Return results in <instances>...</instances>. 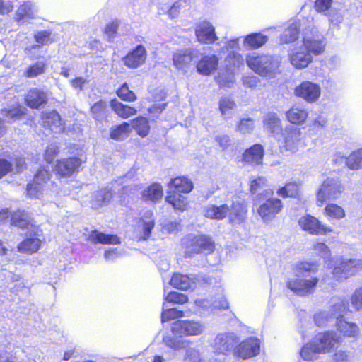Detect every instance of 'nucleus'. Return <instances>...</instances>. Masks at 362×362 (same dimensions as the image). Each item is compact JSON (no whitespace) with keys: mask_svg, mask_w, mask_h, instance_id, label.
<instances>
[{"mask_svg":"<svg viewBox=\"0 0 362 362\" xmlns=\"http://www.w3.org/2000/svg\"><path fill=\"white\" fill-rule=\"evenodd\" d=\"M319 263L315 261L303 260L295 266V279H289L286 287L296 295L305 297L315 293L320 283V278L315 274L319 271Z\"/></svg>","mask_w":362,"mask_h":362,"instance_id":"obj_1","label":"nucleus"},{"mask_svg":"<svg viewBox=\"0 0 362 362\" xmlns=\"http://www.w3.org/2000/svg\"><path fill=\"white\" fill-rule=\"evenodd\" d=\"M341 343V339L334 331H324L316 334L300 350V356L304 361H313L333 351Z\"/></svg>","mask_w":362,"mask_h":362,"instance_id":"obj_2","label":"nucleus"},{"mask_svg":"<svg viewBox=\"0 0 362 362\" xmlns=\"http://www.w3.org/2000/svg\"><path fill=\"white\" fill-rule=\"evenodd\" d=\"M168 190L165 202L175 211L184 212L188 209L189 202L185 194L190 193L194 189L192 180L185 175L173 177L167 185Z\"/></svg>","mask_w":362,"mask_h":362,"instance_id":"obj_3","label":"nucleus"},{"mask_svg":"<svg viewBox=\"0 0 362 362\" xmlns=\"http://www.w3.org/2000/svg\"><path fill=\"white\" fill-rule=\"evenodd\" d=\"M324 262L327 264V268L332 270L333 277L339 281L356 276L362 270V260L359 259H347L340 257L334 262L333 264H331L333 259L328 257Z\"/></svg>","mask_w":362,"mask_h":362,"instance_id":"obj_4","label":"nucleus"},{"mask_svg":"<svg viewBox=\"0 0 362 362\" xmlns=\"http://www.w3.org/2000/svg\"><path fill=\"white\" fill-rule=\"evenodd\" d=\"M245 62L252 71L265 77L275 74L281 63L277 57L263 54H247Z\"/></svg>","mask_w":362,"mask_h":362,"instance_id":"obj_5","label":"nucleus"},{"mask_svg":"<svg viewBox=\"0 0 362 362\" xmlns=\"http://www.w3.org/2000/svg\"><path fill=\"white\" fill-rule=\"evenodd\" d=\"M84 162L76 156L61 158L55 161L52 171L57 180L69 179L78 174Z\"/></svg>","mask_w":362,"mask_h":362,"instance_id":"obj_6","label":"nucleus"},{"mask_svg":"<svg viewBox=\"0 0 362 362\" xmlns=\"http://www.w3.org/2000/svg\"><path fill=\"white\" fill-rule=\"evenodd\" d=\"M344 190L341 182L333 177H327L320 185L316 193V204L319 207L327 202L338 199Z\"/></svg>","mask_w":362,"mask_h":362,"instance_id":"obj_7","label":"nucleus"},{"mask_svg":"<svg viewBox=\"0 0 362 362\" xmlns=\"http://www.w3.org/2000/svg\"><path fill=\"white\" fill-rule=\"evenodd\" d=\"M215 243L206 235H197L189 238L185 243V257H191L199 254L210 255L215 250Z\"/></svg>","mask_w":362,"mask_h":362,"instance_id":"obj_8","label":"nucleus"},{"mask_svg":"<svg viewBox=\"0 0 362 362\" xmlns=\"http://www.w3.org/2000/svg\"><path fill=\"white\" fill-rule=\"evenodd\" d=\"M50 171L44 166L40 167L33 175V180L26 185V195L31 199H38L42 194L43 187L51 179Z\"/></svg>","mask_w":362,"mask_h":362,"instance_id":"obj_9","label":"nucleus"},{"mask_svg":"<svg viewBox=\"0 0 362 362\" xmlns=\"http://www.w3.org/2000/svg\"><path fill=\"white\" fill-rule=\"evenodd\" d=\"M298 225L302 230L312 235H327L333 233V229L323 224L317 218L310 214H305L298 219Z\"/></svg>","mask_w":362,"mask_h":362,"instance_id":"obj_10","label":"nucleus"},{"mask_svg":"<svg viewBox=\"0 0 362 362\" xmlns=\"http://www.w3.org/2000/svg\"><path fill=\"white\" fill-rule=\"evenodd\" d=\"M284 209V204L279 198L270 197L259 204L257 212L264 222L274 220Z\"/></svg>","mask_w":362,"mask_h":362,"instance_id":"obj_11","label":"nucleus"},{"mask_svg":"<svg viewBox=\"0 0 362 362\" xmlns=\"http://www.w3.org/2000/svg\"><path fill=\"white\" fill-rule=\"evenodd\" d=\"M260 351V341L255 337H250L240 342L233 349L235 356L243 360L257 356Z\"/></svg>","mask_w":362,"mask_h":362,"instance_id":"obj_12","label":"nucleus"},{"mask_svg":"<svg viewBox=\"0 0 362 362\" xmlns=\"http://www.w3.org/2000/svg\"><path fill=\"white\" fill-rule=\"evenodd\" d=\"M197 53L193 48L179 49L173 53V64L177 69L185 71L194 64Z\"/></svg>","mask_w":362,"mask_h":362,"instance_id":"obj_13","label":"nucleus"},{"mask_svg":"<svg viewBox=\"0 0 362 362\" xmlns=\"http://www.w3.org/2000/svg\"><path fill=\"white\" fill-rule=\"evenodd\" d=\"M48 101L47 93L39 88H30L23 95L24 104L32 110H37L45 106Z\"/></svg>","mask_w":362,"mask_h":362,"instance_id":"obj_14","label":"nucleus"},{"mask_svg":"<svg viewBox=\"0 0 362 362\" xmlns=\"http://www.w3.org/2000/svg\"><path fill=\"white\" fill-rule=\"evenodd\" d=\"M264 154V146L260 144H255L243 151L240 161L244 165L262 166Z\"/></svg>","mask_w":362,"mask_h":362,"instance_id":"obj_15","label":"nucleus"},{"mask_svg":"<svg viewBox=\"0 0 362 362\" xmlns=\"http://www.w3.org/2000/svg\"><path fill=\"white\" fill-rule=\"evenodd\" d=\"M228 212L227 218L231 225H240L245 222L247 218V204L245 201L238 200L232 202L228 205Z\"/></svg>","mask_w":362,"mask_h":362,"instance_id":"obj_16","label":"nucleus"},{"mask_svg":"<svg viewBox=\"0 0 362 362\" xmlns=\"http://www.w3.org/2000/svg\"><path fill=\"white\" fill-rule=\"evenodd\" d=\"M171 332L175 336H197L202 332V327L197 322L177 320L173 323Z\"/></svg>","mask_w":362,"mask_h":362,"instance_id":"obj_17","label":"nucleus"},{"mask_svg":"<svg viewBox=\"0 0 362 362\" xmlns=\"http://www.w3.org/2000/svg\"><path fill=\"white\" fill-rule=\"evenodd\" d=\"M197 40L202 45H213L218 37L214 25L207 21L200 22L194 30Z\"/></svg>","mask_w":362,"mask_h":362,"instance_id":"obj_18","label":"nucleus"},{"mask_svg":"<svg viewBox=\"0 0 362 362\" xmlns=\"http://www.w3.org/2000/svg\"><path fill=\"white\" fill-rule=\"evenodd\" d=\"M147 58V51L142 45H139L122 59L124 66L129 69H135L145 64Z\"/></svg>","mask_w":362,"mask_h":362,"instance_id":"obj_19","label":"nucleus"},{"mask_svg":"<svg viewBox=\"0 0 362 362\" xmlns=\"http://www.w3.org/2000/svg\"><path fill=\"white\" fill-rule=\"evenodd\" d=\"M295 95L304 99L307 102H315L320 96L321 90L318 84L310 82L303 81L294 90Z\"/></svg>","mask_w":362,"mask_h":362,"instance_id":"obj_20","label":"nucleus"},{"mask_svg":"<svg viewBox=\"0 0 362 362\" xmlns=\"http://www.w3.org/2000/svg\"><path fill=\"white\" fill-rule=\"evenodd\" d=\"M40 118L41 126L44 129L50 131L58 129L59 132L64 131V124L60 115L56 110L41 112Z\"/></svg>","mask_w":362,"mask_h":362,"instance_id":"obj_21","label":"nucleus"},{"mask_svg":"<svg viewBox=\"0 0 362 362\" xmlns=\"http://www.w3.org/2000/svg\"><path fill=\"white\" fill-rule=\"evenodd\" d=\"M303 48L301 45L289 54L290 63L298 69L306 68L313 61L312 55Z\"/></svg>","mask_w":362,"mask_h":362,"instance_id":"obj_22","label":"nucleus"},{"mask_svg":"<svg viewBox=\"0 0 362 362\" xmlns=\"http://www.w3.org/2000/svg\"><path fill=\"white\" fill-rule=\"evenodd\" d=\"M286 120L296 126L303 125L308 118L309 112L299 105H292L285 113Z\"/></svg>","mask_w":362,"mask_h":362,"instance_id":"obj_23","label":"nucleus"},{"mask_svg":"<svg viewBox=\"0 0 362 362\" xmlns=\"http://www.w3.org/2000/svg\"><path fill=\"white\" fill-rule=\"evenodd\" d=\"M337 330L344 338L356 339L360 335L358 326L352 322L346 321L342 315H340L336 322Z\"/></svg>","mask_w":362,"mask_h":362,"instance_id":"obj_24","label":"nucleus"},{"mask_svg":"<svg viewBox=\"0 0 362 362\" xmlns=\"http://www.w3.org/2000/svg\"><path fill=\"white\" fill-rule=\"evenodd\" d=\"M218 66V58L215 54L203 55L196 64L198 73L209 76L216 71Z\"/></svg>","mask_w":362,"mask_h":362,"instance_id":"obj_25","label":"nucleus"},{"mask_svg":"<svg viewBox=\"0 0 362 362\" xmlns=\"http://www.w3.org/2000/svg\"><path fill=\"white\" fill-rule=\"evenodd\" d=\"M11 224L18 228L25 229H38V226L33 223V219L29 216L28 213L24 210H16L11 216Z\"/></svg>","mask_w":362,"mask_h":362,"instance_id":"obj_26","label":"nucleus"},{"mask_svg":"<svg viewBox=\"0 0 362 362\" xmlns=\"http://www.w3.org/2000/svg\"><path fill=\"white\" fill-rule=\"evenodd\" d=\"M141 199L146 203L156 204L163 197V187L159 182H153L141 192Z\"/></svg>","mask_w":362,"mask_h":362,"instance_id":"obj_27","label":"nucleus"},{"mask_svg":"<svg viewBox=\"0 0 362 362\" xmlns=\"http://www.w3.org/2000/svg\"><path fill=\"white\" fill-rule=\"evenodd\" d=\"M138 223L141 229V235L139 240H148L151 235L152 230L156 225V219L153 212L148 211L144 213L143 216L139 218Z\"/></svg>","mask_w":362,"mask_h":362,"instance_id":"obj_28","label":"nucleus"},{"mask_svg":"<svg viewBox=\"0 0 362 362\" xmlns=\"http://www.w3.org/2000/svg\"><path fill=\"white\" fill-rule=\"evenodd\" d=\"M88 240L93 244L119 245L120 238L114 234H105L97 230H93L88 235Z\"/></svg>","mask_w":362,"mask_h":362,"instance_id":"obj_29","label":"nucleus"},{"mask_svg":"<svg viewBox=\"0 0 362 362\" xmlns=\"http://www.w3.org/2000/svg\"><path fill=\"white\" fill-rule=\"evenodd\" d=\"M110 105L112 110L123 119H129L137 113V110L134 107L124 104L117 99H112L110 101Z\"/></svg>","mask_w":362,"mask_h":362,"instance_id":"obj_30","label":"nucleus"},{"mask_svg":"<svg viewBox=\"0 0 362 362\" xmlns=\"http://www.w3.org/2000/svg\"><path fill=\"white\" fill-rule=\"evenodd\" d=\"M276 194L283 199L299 198L300 195V183L296 181L287 182L284 186L277 189Z\"/></svg>","mask_w":362,"mask_h":362,"instance_id":"obj_31","label":"nucleus"},{"mask_svg":"<svg viewBox=\"0 0 362 362\" xmlns=\"http://www.w3.org/2000/svg\"><path fill=\"white\" fill-rule=\"evenodd\" d=\"M228 212V209L226 204L219 206L209 204L204 209V216L213 220H223L227 218Z\"/></svg>","mask_w":362,"mask_h":362,"instance_id":"obj_32","label":"nucleus"},{"mask_svg":"<svg viewBox=\"0 0 362 362\" xmlns=\"http://www.w3.org/2000/svg\"><path fill=\"white\" fill-rule=\"evenodd\" d=\"M25 113L26 109L20 104L1 110V114L8 122H13L22 119Z\"/></svg>","mask_w":362,"mask_h":362,"instance_id":"obj_33","label":"nucleus"},{"mask_svg":"<svg viewBox=\"0 0 362 362\" xmlns=\"http://www.w3.org/2000/svg\"><path fill=\"white\" fill-rule=\"evenodd\" d=\"M132 132V127L127 122L113 125L110 129V138L115 141H122L127 138Z\"/></svg>","mask_w":362,"mask_h":362,"instance_id":"obj_34","label":"nucleus"},{"mask_svg":"<svg viewBox=\"0 0 362 362\" xmlns=\"http://www.w3.org/2000/svg\"><path fill=\"white\" fill-rule=\"evenodd\" d=\"M302 46L312 56H317L322 54L325 49V45L322 40L315 38L303 39Z\"/></svg>","mask_w":362,"mask_h":362,"instance_id":"obj_35","label":"nucleus"},{"mask_svg":"<svg viewBox=\"0 0 362 362\" xmlns=\"http://www.w3.org/2000/svg\"><path fill=\"white\" fill-rule=\"evenodd\" d=\"M41 246V240L36 237L25 238L18 245V250L22 253L33 254Z\"/></svg>","mask_w":362,"mask_h":362,"instance_id":"obj_36","label":"nucleus"},{"mask_svg":"<svg viewBox=\"0 0 362 362\" xmlns=\"http://www.w3.org/2000/svg\"><path fill=\"white\" fill-rule=\"evenodd\" d=\"M132 128L141 138L146 137L151 131L148 119L144 116H138L132 120Z\"/></svg>","mask_w":362,"mask_h":362,"instance_id":"obj_37","label":"nucleus"},{"mask_svg":"<svg viewBox=\"0 0 362 362\" xmlns=\"http://www.w3.org/2000/svg\"><path fill=\"white\" fill-rule=\"evenodd\" d=\"M169 284L177 289L187 291L191 288L192 279L188 275L175 272L173 274Z\"/></svg>","mask_w":362,"mask_h":362,"instance_id":"obj_38","label":"nucleus"},{"mask_svg":"<svg viewBox=\"0 0 362 362\" xmlns=\"http://www.w3.org/2000/svg\"><path fill=\"white\" fill-rule=\"evenodd\" d=\"M324 214L328 220H341L346 216L344 209L334 203H328L324 209Z\"/></svg>","mask_w":362,"mask_h":362,"instance_id":"obj_39","label":"nucleus"},{"mask_svg":"<svg viewBox=\"0 0 362 362\" xmlns=\"http://www.w3.org/2000/svg\"><path fill=\"white\" fill-rule=\"evenodd\" d=\"M47 69L45 62H37L30 64L23 73V76L25 78H33L43 74Z\"/></svg>","mask_w":362,"mask_h":362,"instance_id":"obj_40","label":"nucleus"},{"mask_svg":"<svg viewBox=\"0 0 362 362\" xmlns=\"http://www.w3.org/2000/svg\"><path fill=\"white\" fill-rule=\"evenodd\" d=\"M267 40V35L255 33L246 36L244 40V45L251 49H258L266 44Z\"/></svg>","mask_w":362,"mask_h":362,"instance_id":"obj_41","label":"nucleus"},{"mask_svg":"<svg viewBox=\"0 0 362 362\" xmlns=\"http://www.w3.org/2000/svg\"><path fill=\"white\" fill-rule=\"evenodd\" d=\"M264 127L272 134L281 130V120L276 113L268 114L264 119Z\"/></svg>","mask_w":362,"mask_h":362,"instance_id":"obj_42","label":"nucleus"},{"mask_svg":"<svg viewBox=\"0 0 362 362\" xmlns=\"http://www.w3.org/2000/svg\"><path fill=\"white\" fill-rule=\"evenodd\" d=\"M117 97L124 102H134L137 100L136 93L129 88V86L127 82L123 83L115 90Z\"/></svg>","mask_w":362,"mask_h":362,"instance_id":"obj_43","label":"nucleus"},{"mask_svg":"<svg viewBox=\"0 0 362 362\" xmlns=\"http://www.w3.org/2000/svg\"><path fill=\"white\" fill-rule=\"evenodd\" d=\"M34 18L32 4L30 1L23 2L19 6L16 13V21H23Z\"/></svg>","mask_w":362,"mask_h":362,"instance_id":"obj_44","label":"nucleus"},{"mask_svg":"<svg viewBox=\"0 0 362 362\" xmlns=\"http://www.w3.org/2000/svg\"><path fill=\"white\" fill-rule=\"evenodd\" d=\"M90 112L92 117L99 120L105 117L107 112V105L105 100H99L94 103L90 107Z\"/></svg>","mask_w":362,"mask_h":362,"instance_id":"obj_45","label":"nucleus"},{"mask_svg":"<svg viewBox=\"0 0 362 362\" xmlns=\"http://www.w3.org/2000/svg\"><path fill=\"white\" fill-rule=\"evenodd\" d=\"M299 130H291L284 139V148L286 151H293L296 149L300 136Z\"/></svg>","mask_w":362,"mask_h":362,"instance_id":"obj_46","label":"nucleus"},{"mask_svg":"<svg viewBox=\"0 0 362 362\" xmlns=\"http://www.w3.org/2000/svg\"><path fill=\"white\" fill-rule=\"evenodd\" d=\"M299 37V30L293 26H289L279 37L281 45L290 44L296 42Z\"/></svg>","mask_w":362,"mask_h":362,"instance_id":"obj_47","label":"nucleus"},{"mask_svg":"<svg viewBox=\"0 0 362 362\" xmlns=\"http://www.w3.org/2000/svg\"><path fill=\"white\" fill-rule=\"evenodd\" d=\"M346 164L351 170H358L362 166V148L353 151L346 158Z\"/></svg>","mask_w":362,"mask_h":362,"instance_id":"obj_48","label":"nucleus"},{"mask_svg":"<svg viewBox=\"0 0 362 362\" xmlns=\"http://www.w3.org/2000/svg\"><path fill=\"white\" fill-rule=\"evenodd\" d=\"M59 153L60 147L57 144H51L45 148L43 153V158L46 163L52 164Z\"/></svg>","mask_w":362,"mask_h":362,"instance_id":"obj_49","label":"nucleus"},{"mask_svg":"<svg viewBox=\"0 0 362 362\" xmlns=\"http://www.w3.org/2000/svg\"><path fill=\"white\" fill-rule=\"evenodd\" d=\"M185 314L182 310H178L176 308H168L163 310L161 313L160 320L162 323L169 322L175 319L184 317Z\"/></svg>","mask_w":362,"mask_h":362,"instance_id":"obj_50","label":"nucleus"},{"mask_svg":"<svg viewBox=\"0 0 362 362\" xmlns=\"http://www.w3.org/2000/svg\"><path fill=\"white\" fill-rule=\"evenodd\" d=\"M165 301L171 304H185L188 302V296L177 291H170L165 297Z\"/></svg>","mask_w":362,"mask_h":362,"instance_id":"obj_51","label":"nucleus"},{"mask_svg":"<svg viewBox=\"0 0 362 362\" xmlns=\"http://www.w3.org/2000/svg\"><path fill=\"white\" fill-rule=\"evenodd\" d=\"M165 341L167 346L175 351L186 349L189 347L190 344L189 341L185 339H177L174 337H168Z\"/></svg>","mask_w":362,"mask_h":362,"instance_id":"obj_52","label":"nucleus"},{"mask_svg":"<svg viewBox=\"0 0 362 362\" xmlns=\"http://www.w3.org/2000/svg\"><path fill=\"white\" fill-rule=\"evenodd\" d=\"M119 25V21L117 19H115L105 25L103 33L109 40H112L117 34Z\"/></svg>","mask_w":362,"mask_h":362,"instance_id":"obj_53","label":"nucleus"},{"mask_svg":"<svg viewBox=\"0 0 362 362\" xmlns=\"http://www.w3.org/2000/svg\"><path fill=\"white\" fill-rule=\"evenodd\" d=\"M255 128L254 121L251 118L241 119L237 124V131L242 134L250 133Z\"/></svg>","mask_w":362,"mask_h":362,"instance_id":"obj_54","label":"nucleus"},{"mask_svg":"<svg viewBox=\"0 0 362 362\" xmlns=\"http://www.w3.org/2000/svg\"><path fill=\"white\" fill-rule=\"evenodd\" d=\"M219 110L222 115H226L228 111L232 110L236 106L235 103L230 98H222L219 101Z\"/></svg>","mask_w":362,"mask_h":362,"instance_id":"obj_55","label":"nucleus"},{"mask_svg":"<svg viewBox=\"0 0 362 362\" xmlns=\"http://www.w3.org/2000/svg\"><path fill=\"white\" fill-rule=\"evenodd\" d=\"M35 41L41 45H47L53 42V39L51 38V33L48 30H42L38 32L35 35Z\"/></svg>","mask_w":362,"mask_h":362,"instance_id":"obj_56","label":"nucleus"},{"mask_svg":"<svg viewBox=\"0 0 362 362\" xmlns=\"http://www.w3.org/2000/svg\"><path fill=\"white\" fill-rule=\"evenodd\" d=\"M215 141L222 150H226L232 146V140L227 134L218 135L215 137Z\"/></svg>","mask_w":362,"mask_h":362,"instance_id":"obj_57","label":"nucleus"},{"mask_svg":"<svg viewBox=\"0 0 362 362\" xmlns=\"http://www.w3.org/2000/svg\"><path fill=\"white\" fill-rule=\"evenodd\" d=\"M13 170V164L6 158H0V179Z\"/></svg>","mask_w":362,"mask_h":362,"instance_id":"obj_58","label":"nucleus"},{"mask_svg":"<svg viewBox=\"0 0 362 362\" xmlns=\"http://www.w3.org/2000/svg\"><path fill=\"white\" fill-rule=\"evenodd\" d=\"M353 306L357 310L362 308V286L356 289L351 298Z\"/></svg>","mask_w":362,"mask_h":362,"instance_id":"obj_59","label":"nucleus"},{"mask_svg":"<svg viewBox=\"0 0 362 362\" xmlns=\"http://www.w3.org/2000/svg\"><path fill=\"white\" fill-rule=\"evenodd\" d=\"M332 0H315L314 8L318 13L325 12L329 9Z\"/></svg>","mask_w":362,"mask_h":362,"instance_id":"obj_60","label":"nucleus"},{"mask_svg":"<svg viewBox=\"0 0 362 362\" xmlns=\"http://www.w3.org/2000/svg\"><path fill=\"white\" fill-rule=\"evenodd\" d=\"M351 356L346 351L339 350L333 355L334 362H350Z\"/></svg>","mask_w":362,"mask_h":362,"instance_id":"obj_61","label":"nucleus"},{"mask_svg":"<svg viewBox=\"0 0 362 362\" xmlns=\"http://www.w3.org/2000/svg\"><path fill=\"white\" fill-rule=\"evenodd\" d=\"M266 184V180L264 177H258L252 180L250 184V192L255 194L260 188Z\"/></svg>","mask_w":362,"mask_h":362,"instance_id":"obj_62","label":"nucleus"},{"mask_svg":"<svg viewBox=\"0 0 362 362\" xmlns=\"http://www.w3.org/2000/svg\"><path fill=\"white\" fill-rule=\"evenodd\" d=\"M14 5L9 0H0V15H6L13 11Z\"/></svg>","mask_w":362,"mask_h":362,"instance_id":"obj_63","label":"nucleus"},{"mask_svg":"<svg viewBox=\"0 0 362 362\" xmlns=\"http://www.w3.org/2000/svg\"><path fill=\"white\" fill-rule=\"evenodd\" d=\"M313 250L319 254L330 255V250L328 246L323 242H317L313 246Z\"/></svg>","mask_w":362,"mask_h":362,"instance_id":"obj_64","label":"nucleus"}]
</instances>
